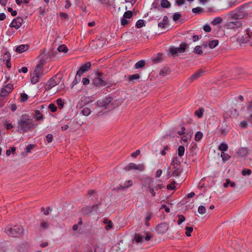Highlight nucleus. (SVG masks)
Masks as SVG:
<instances>
[{
  "instance_id": "nucleus-1",
  "label": "nucleus",
  "mask_w": 252,
  "mask_h": 252,
  "mask_svg": "<svg viewBox=\"0 0 252 252\" xmlns=\"http://www.w3.org/2000/svg\"><path fill=\"white\" fill-rule=\"evenodd\" d=\"M36 126L37 124H34L33 120L30 118L28 115H22L18 122V131L23 134L29 130L34 129Z\"/></svg>"
},
{
  "instance_id": "nucleus-2",
  "label": "nucleus",
  "mask_w": 252,
  "mask_h": 252,
  "mask_svg": "<svg viewBox=\"0 0 252 252\" xmlns=\"http://www.w3.org/2000/svg\"><path fill=\"white\" fill-rule=\"evenodd\" d=\"M242 8H240L238 12H234V11L230 12L227 15L229 18L234 20L233 21L228 22L226 24V27L228 29H233L235 28H239L242 27V21H239V19H242L245 15V13L240 11Z\"/></svg>"
},
{
  "instance_id": "nucleus-3",
  "label": "nucleus",
  "mask_w": 252,
  "mask_h": 252,
  "mask_svg": "<svg viewBox=\"0 0 252 252\" xmlns=\"http://www.w3.org/2000/svg\"><path fill=\"white\" fill-rule=\"evenodd\" d=\"M4 232L9 236L18 237L23 234L24 229L20 225H14L13 227L7 226L4 229Z\"/></svg>"
},
{
  "instance_id": "nucleus-4",
  "label": "nucleus",
  "mask_w": 252,
  "mask_h": 252,
  "mask_svg": "<svg viewBox=\"0 0 252 252\" xmlns=\"http://www.w3.org/2000/svg\"><path fill=\"white\" fill-rule=\"evenodd\" d=\"M61 78V74H57L56 75L51 78L45 86V90L48 91L59 84Z\"/></svg>"
},
{
  "instance_id": "nucleus-5",
  "label": "nucleus",
  "mask_w": 252,
  "mask_h": 252,
  "mask_svg": "<svg viewBox=\"0 0 252 252\" xmlns=\"http://www.w3.org/2000/svg\"><path fill=\"white\" fill-rule=\"evenodd\" d=\"M188 47V45L186 42H182L179 47H171L169 49V52L172 55H177L178 53H184Z\"/></svg>"
},
{
  "instance_id": "nucleus-6",
  "label": "nucleus",
  "mask_w": 252,
  "mask_h": 252,
  "mask_svg": "<svg viewBox=\"0 0 252 252\" xmlns=\"http://www.w3.org/2000/svg\"><path fill=\"white\" fill-rule=\"evenodd\" d=\"M124 169L126 171H129L131 170H139L141 171L145 169V166L142 163L136 164L134 163H130L126 166Z\"/></svg>"
},
{
  "instance_id": "nucleus-7",
  "label": "nucleus",
  "mask_w": 252,
  "mask_h": 252,
  "mask_svg": "<svg viewBox=\"0 0 252 252\" xmlns=\"http://www.w3.org/2000/svg\"><path fill=\"white\" fill-rule=\"evenodd\" d=\"M129 248V246L123 240H121L119 243L113 246L112 249L119 252H123L127 250V248Z\"/></svg>"
},
{
  "instance_id": "nucleus-8",
  "label": "nucleus",
  "mask_w": 252,
  "mask_h": 252,
  "mask_svg": "<svg viewBox=\"0 0 252 252\" xmlns=\"http://www.w3.org/2000/svg\"><path fill=\"white\" fill-rule=\"evenodd\" d=\"M113 99V98L112 96L108 95L104 99L98 100L96 102L97 106L100 107L106 108Z\"/></svg>"
},
{
  "instance_id": "nucleus-9",
  "label": "nucleus",
  "mask_w": 252,
  "mask_h": 252,
  "mask_svg": "<svg viewBox=\"0 0 252 252\" xmlns=\"http://www.w3.org/2000/svg\"><path fill=\"white\" fill-rule=\"evenodd\" d=\"M93 85L96 87H102L108 85L110 83L99 77H95L92 81Z\"/></svg>"
},
{
  "instance_id": "nucleus-10",
  "label": "nucleus",
  "mask_w": 252,
  "mask_h": 252,
  "mask_svg": "<svg viewBox=\"0 0 252 252\" xmlns=\"http://www.w3.org/2000/svg\"><path fill=\"white\" fill-rule=\"evenodd\" d=\"M168 228V224L165 222H163L159 224L157 226L156 231L158 234H163L167 231Z\"/></svg>"
},
{
  "instance_id": "nucleus-11",
  "label": "nucleus",
  "mask_w": 252,
  "mask_h": 252,
  "mask_svg": "<svg viewBox=\"0 0 252 252\" xmlns=\"http://www.w3.org/2000/svg\"><path fill=\"white\" fill-rule=\"evenodd\" d=\"M23 22V19L20 17H18L13 20L10 24V27L14 28L16 29H18L21 26Z\"/></svg>"
},
{
  "instance_id": "nucleus-12",
  "label": "nucleus",
  "mask_w": 252,
  "mask_h": 252,
  "mask_svg": "<svg viewBox=\"0 0 252 252\" xmlns=\"http://www.w3.org/2000/svg\"><path fill=\"white\" fill-rule=\"evenodd\" d=\"M152 235H151L150 233H147L145 237L139 234L136 233L134 235V239L136 243H141L143 241L144 238L146 241H149Z\"/></svg>"
},
{
  "instance_id": "nucleus-13",
  "label": "nucleus",
  "mask_w": 252,
  "mask_h": 252,
  "mask_svg": "<svg viewBox=\"0 0 252 252\" xmlns=\"http://www.w3.org/2000/svg\"><path fill=\"white\" fill-rule=\"evenodd\" d=\"M101 204V202H99L96 205H93L92 206H87L86 207L83 208L81 210V212L83 214L87 215L91 214L93 210L94 209L95 207H98V206L100 205Z\"/></svg>"
},
{
  "instance_id": "nucleus-14",
  "label": "nucleus",
  "mask_w": 252,
  "mask_h": 252,
  "mask_svg": "<svg viewBox=\"0 0 252 252\" xmlns=\"http://www.w3.org/2000/svg\"><path fill=\"white\" fill-rule=\"evenodd\" d=\"M13 85L8 84L1 89L0 96H4L10 93L13 90Z\"/></svg>"
},
{
  "instance_id": "nucleus-15",
  "label": "nucleus",
  "mask_w": 252,
  "mask_h": 252,
  "mask_svg": "<svg viewBox=\"0 0 252 252\" xmlns=\"http://www.w3.org/2000/svg\"><path fill=\"white\" fill-rule=\"evenodd\" d=\"M91 67V63L90 62H87V63L83 64L77 71V74L79 76H81L84 73L88 71Z\"/></svg>"
},
{
  "instance_id": "nucleus-16",
  "label": "nucleus",
  "mask_w": 252,
  "mask_h": 252,
  "mask_svg": "<svg viewBox=\"0 0 252 252\" xmlns=\"http://www.w3.org/2000/svg\"><path fill=\"white\" fill-rule=\"evenodd\" d=\"M45 57L46 54L44 53H41L39 56V58H40V60L39 63L35 66V67H36V70L38 68L42 69L43 65L46 62V60H47V57L45 58Z\"/></svg>"
},
{
  "instance_id": "nucleus-17",
  "label": "nucleus",
  "mask_w": 252,
  "mask_h": 252,
  "mask_svg": "<svg viewBox=\"0 0 252 252\" xmlns=\"http://www.w3.org/2000/svg\"><path fill=\"white\" fill-rule=\"evenodd\" d=\"M246 114L247 115L248 120L252 119V100L249 101L247 104Z\"/></svg>"
},
{
  "instance_id": "nucleus-18",
  "label": "nucleus",
  "mask_w": 252,
  "mask_h": 252,
  "mask_svg": "<svg viewBox=\"0 0 252 252\" xmlns=\"http://www.w3.org/2000/svg\"><path fill=\"white\" fill-rule=\"evenodd\" d=\"M29 47V46L28 44H22L16 48L15 51L17 53H21L26 51L28 49Z\"/></svg>"
},
{
  "instance_id": "nucleus-19",
  "label": "nucleus",
  "mask_w": 252,
  "mask_h": 252,
  "mask_svg": "<svg viewBox=\"0 0 252 252\" xmlns=\"http://www.w3.org/2000/svg\"><path fill=\"white\" fill-rule=\"evenodd\" d=\"M33 117L35 118L37 121L43 120L44 118L43 114L38 110H35Z\"/></svg>"
},
{
  "instance_id": "nucleus-20",
  "label": "nucleus",
  "mask_w": 252,
  "mask_h": 252,
  "mask_svg": "<svg viewBox=\"0 0 252 252\" xmlns=\"http://www.w3.org/2000/svg\"><path fill=\"white\" fill-rule=\"evenodd\" d=\"M202 72H195V73H194L193 74H192L189 79H188V81L189 82H192L193 81L197 79L198 77H199L200 76H201V74L202 73Z\"/></svg>"
},
{
  "instance_id": "nucleus-21",
  "label": "nucleus",
  "mask_w": 252,
  "mask_h": 252,
  "mask_svg": "<svg viewBox=\"0 0 252 252\" xmlns=\"http://www.w3.org/2000/svg\"><path fill=\"white\" fill-rule=\"evenodd\" d=\"M183 171V169L182 168L176 169V170H174L172 172V176L175 177H179L181 176Z\"/></svg>"
},
{
  "instance_id": "nucleus-22",
  "label": "nucleus",
  "mask_w": 252,
  "mask_h": 252,
  "mask_svg": "<svg viewBox=\"0 0 252 252\" xmlns=\"http://www.w3.org/2000/svg\"><path fill=\"white\" fill-rule=\"evenodd\" d=\"M170 72V68L168 67H165L160 71L159 74L161 76H165L169 74Z\"/></svg>"
},
{
  "instance_id": "nucleus-23",
  "label": "nucleus",
  "mask_w": 252,
  "mask_h": 252,
  "mask_svg": "<svg viewBox=\"0 0 252 252\" xmlns=\"http://www.w3.org/2000/svg\"><path fill=\"white\" fill-rule=\"evenodd\" d=\"M33 75L35 76H38V77H39V78H40L43 75L42 69L38 68L36 70V67H35L33 73Z\"/></svg>"
},
{
  "instance_id": "nucleus-24",
  "label": "nucleus",
  "mask_w": 252,
  "mask_h": 252,
  "mask_svg": "<svg viewBox=\"0 0 252 252\" xmlns=\"http://www.w3.org/2000/svg\"><path fill=\"white\" fill-rule=\"evenodd\" d=\"M228 145L226 143H221L218 147V149L222 151V152H224L228 150Z\"/></svg>"
},
{
  "instance_id": "nucleus-25",
  "label": "nucleus",
  "mask_w": 252,
  "mask_h": 252,
  "mask_svg": "<svg viewBox=\"0 0 252 252\" xmlns=\"http://www.w3.org/2000/svg\"><path fill=\"white\" fill-rule=\"evenodd\" d=\"M140 75L139 74H134L129 75L128 77V80L129 82H133L135 80H138L140 78Z\"/></svg>"
},
{
  "instance_id": "nucleus-26",
  "label": "nucleus",
  "mask_w": 252,
  "mask_h": 252,
  "mask_svg": "<svg viewBox=\"0 0 252 252\" xmlns=\"http://www.w3.org/2000/svg\"><path fill=\"white\" fill-rule=\"evenodd\" d=\"M146 63L145 61L144 60H141L138 61L137 63H136L135 64V68L136 69H139L142 68L144 67Z\"/></svg>"
},
{
  "instance_id": "nucleus-27",
  "label": "nucleus",
  "mask_w": 252,
  "mask_h": 252,
  "mask_svg": "<svg viewBox=\"0 0 252 252\" xmlns=\"http://www.w3.org/2000/svg\"><path fill=\"white\" fill-rule=\"evenodd\" d=\"M192 12L196 14H200L204 12V10L201 7H197L192 9Z\"/></svg>"
},
{
  "instance_id": "nucleus-28",
  "label": "nucleus",
  "mask_w": 252,
  "mask_h": 252,
  "mask_svg": "<svg viewBox=\"0 0 252 252\" xmlns=\"http://www.w3.org/2000/svg\"><path fill=\"white\" fill-rule=\"evenodd\" d=\"M161 0V6L162 8H169L171 6V4L167 0Z\"/></svg>"
},
{
  "instance_id": "nucleus-29",
  "label": "nucleus",
  "mask_w": 252,
  "mask_h": 252,
  "mask_svg": "<svg viewBox=\"0 0 252 252\" xmlns=\"http://www.w3.org/2000/svg\"><path fill=\"white\" fill-rule=\"evenodd\" d=\"M229 185H230L232 188H234L235 187V183L234 182H231L229 179H227L226 180V182L223 184V187L224 188H227Z\"/></svg>"
},
{
  "instance_id": "nucleus-30",
  "label": "nucleus",
  "mask_w": 252,
  "mask_h": 252,
  "mask_svg": "<svg viewBox=\"0 0 252 252\" xmlns=\"http://www.w3.org/2000/svg\"><path fill=\"white\" fill-rule=\"evenodd\" d=\"M219 44V40H213L211 41H210L208 43L209 47L213 49L215 48Z\"/></svg>"
},
{
  "instance_id": "nucleus-31",
  "label": "nucleus",
  "mask_w": 252,
  "mask_h": 252,
  "mask_svg": "<svg viewBox=\"0 0 252 252\" xmlns=\"http://www.w3.org/2000/svg\"><path fill=\"white\" fill-rule=\"evenodd\" d=\"M222 21V19L220 17H217L215 18L212 22L211 24L213 25H217L219 24H220Z\"/></svg>"
},
{
  "instance_id": "nucleus-32",
  "label": "nucleus",
  "mask_w": 252,
  "mask_h": 252,
  "mask_svg": "<svg viewBox=\"0 0 252 252\" xmlns=\"http://www.w3.org/2000/svg\"><path fill=\"white\" fill-rule=\"evenodd\" d=\"M153 182V179L150 177L146 178L144 181L145 186H147L148 188L151 187V184Z\"/></svg>"
},
{
  "instance_id": "nucleus-33",
  "label": "nucleus",
  "mask_w": 252,
  "mask_h": 252,
  "mask_svg": "<svg viewBox=\"0 0 252 252\" xmlns=\"http://www.w3.org/2000/svg\"><path fill=\"white\" fill-rule=\"evenodd\" d=\"M193 52L196 54L202 55L203 54L202 47L199 45L196 46L194 49Z\"/></svg>"
},
{
  "instance_id": "nucleus-34",
  "label": "nucleus",
  "mask_w": 252,
  "mask_h": 252,
  "mask_svg": "<svg viewBox=\"0 0 252 252\" xmlns=\"http://www.w3.org/2000/svg\"><path fill=\"white\" fill-rule=\"evenodd\" d=\"M204 110L203 108H200L198 110H196L194 114L197 116L198 118H200L202 117Z\"/></svg>"
},
{
  "instance_id": "nucleus-35",
  "label": "nucleus",
  "mask_w": 252,
  "mask_h": 252,
  "mask_svg": "<svg viewBox=\"0 0 252 252\" xmlns=\"http://www.w3.org/2000/svg\"><path fill=\"white\" fill-rule=\"evenodd\" d=\"M103 222L106 224V227L107 229H109L113 227L112 222L111 220L108 219H104Z\"/></svg>"
},
{
  "instance_id": "nucleus-36",
  "label": "nucleus",
  "mask_w": 252,
  "mask_h": 252,
  "mask_svg": "<svg viewBox=\"0 0 252 252\" xmlns=\"http://www.w3.org/2000/svg\"><path fill=\"white\" fill-rule=\"evenodd\" d=\"M57 49L59 52L64 53H66L68 50L67 47L64 44L59 46Z\"/></svg>"
},
{
  "instance_id": "nucleus-37",
  "label": "nucleus",
  "mask_w": 252,
  "mask_h": 252,
  "mask_svg": "<svg viewBox=\"0 0 252 252\" xmlns=\"http://www.w3.org/2000/svg\"><path fill=\"white\" fill-rule=\"evenodd\" d=\"M185 147L183 146H180L178 149V155L179 157H182L185 153Z\"/></svg>"
},
{
  "instance_id": "nucleus-38",
  "label": "nucleus",
  "mask_w": 252,
  "mask_h": 252,
  "mask_svg": "<svg viewBox=\"0 0 252 252\" xmlns=\"http://www.w3.org/2000/svg\"><path fill=\"white\" fill-rule=\"evenodd\" d=\"M220 156L224 161L228 160L231 158L228 154L225 152H222Z\"/></svg>"
},
{
  "instance_id": "nucleus-39",
  "label": "nucleus",
  "mask_w": 252,
  "mask_h": 252,
  "mask_svg": "<svg viewBox=\"0 0 252 252\" xmlns=\"http://www.w3.org/2000/svg\"><path fill=\"white\" fill-rule=\"evenodd\" d=\"M94 252H104V248L102 245H96L94 249Z\"/></svg>"
},
{
  "instance_id": "nucleus-40",
  "label": "nucleus",
  "mask_w": 252,
  "mask_h": 252,
  "mask_svg": "<svg viewBox=\"0 0 252 252\" xmlns=\"http://www.w3.org/2000/svg\"><path fill=\"white\" fill-rule=\"evenodd\" d=\"M91 111L90 108L88 107H84L82 110V113L83 115L87 116L91 114Z\"/></svg>"
},
{
  "instance_id": "nucleus-41",
  "label": "nucleus",
  "mask_w": 252,
  "mask_h": 252,
  "mask_svg": "<svg viewBox=\"0 0 252 252\" xmlns=\"http://www.w3.org/2000/svg\"><path fill=\"white\" fill-rule=\"evenodd\" d=\"M36 145L35 144H29L25 148V152L27 153H29L31 152V151L34 149Z\"/></svg>"
},
{
  "instance_id": "nucleus-42",
  "label": "nucleus",
  "mask_w": 252,
  "mask_h": 252,
  "mask_svg": "<svg viewBox=\"0 0 252 252\" xmlns=\"http://www.w3.org/2000/svg\"><path fill=\"white\" fill-rule=\"evenodd\" d=\"M161 56H162L161 53H158V56L157 57H155L152 59V62L155 63L159 62L160 61Z\"/></svg>"
},
{
  "instance_id": "nucleus-43",
  "label": "nucleus",
  "mask_w": 252,
  "mask_h": 252,
  "mask_svg": "<svg viewBox=\"0 0 252 252\" xmlns=\"http://www.w3.org/2000/svg\"><path fill=\"white\" fill-rule=\"evenodd\" d=\"M203 136V133L201 131H198L195 135V140L196 141H199L202 138Z\"/></svg>"
},
{
  "instance_id": "nucleus-44",
  "label": "nucleus",
  "mask_w": 252,
  "mask_h": 252,
  "mask_svg": "<svg viewBox=\"0 0 252 252\" xmlns=\"http://www.w3.org/2000/svg\"><path fill=\"white\" fill-rule=\"evenodd\" d=\"M132 12L131 11H126L124 13L123 17L126 19H130L132 17Z\"/></svg>"
},
{
  "instance_id": "nucleus-45",
  "label": "nucleus",
  "mask_w": 252,
  "mask_h": 252,
  "mask_svg": "<svg viewBox=\"0 0 252 252\" xmlns=\"http://www.w3.org/2000/svg\"><path fill=\"white\" fill-rule=\"evenodd\" d=\"M180 163L181 161L179 158L178 157H175L174 158L173 160L171 161L170 165H173L175 164L176 165H181Z\"/></svg>"
},
{
  "instance_id": "nucleus-46",
  "label": "nucleus",
  "mask_w": 252,
  "mask_h": 252,
  "mask_svg": "<svg viewBox=\"0 0 252 252\" xmlns=\"http://www.w3.org/2000/svg\"><path fill=\"white\" fill-rule=\"evenodd\" d=\"M185 229L186 230V235L188 237L190 236L191 233L193 231V227L187 226V227H186Z\"/></svg>"
},
{
  "instance_id": "nucleus-47",
  "label": "nucleus",
  "mask_w": 252,
  "mask_h": 252,
  "mask_svg": "<svg viewBox=\"0 0 252 252\" xmlns=\"http://www.w3.org/2000/svg\"><path fill=\"white\" fill-rule=\"evenodd\" d=\"M144 25H145V24H144V20H139L137 21L135 26L137 28H140Z\"/></svg>"
},
{
  "instance_id": "nucleus-48",
  "label": "nucleus",
  "mask_w": 252,
  "mask_h": 252,
  "mask_svg": "<svg viewBox=\"0 0 252 252\" xmlns=\"http://www.w3.org/2000/svg\"><path fill=\"white\" fill-rule=\"evenodd\" d=\"M241 173L243 176L250 175L252 173V171L251 169L245 168L242 170Z\"/></svg>"
},
{
  "instance_id": "nucleus-49",
  "label": "nucleus",
  "mask_w": 252,
  "mask_h": 252,
  "mask_svg": "<svg viewBox=\"0 0 252 252\" xmlns=\"http://www.w3.org/2000/svg\"><path fill=\"white\" fill-rule=\"evenodd\" d=\"M178 217L179 218V219L178 220L177 223L178 225H180L185 220V217L182 215H178Z\"/></svg>"
},
{
  "instance_id": "nucleus-50",
  "label": "nucleus",
  "mask_w": 252,
  "mask_h": 252,
  "mask_svg": "<svg viewBox=\"0 0 252 252\" xmlns=\"http://www.w3.org/2000/svg\"><path fill=\"white\" fill-rule=\"evenodd\" d=\"M181 17V14L179 12L175 13L173 15V20L177 22Z\"/></svg>"
},
{
  "instance_id": "nucleus-51",
  "label": "nucleus",
  "mask_w": 252,
  "mask_h": 252,
  "mask_svg": "<svg viewBox=\"0 0 252 252\" xmlns=\"http://www.w3.org/2000/svg\"><path fill=\"white\" fill-rule=\"evenodd\" d=\"M206 208L204 206H200L198 209V212L200 214H204L206 213Z\"/></svg>"
},
{
  "instance_id": "nucleus-52",
  "label": "nucleus",
  "mask_w": 252,
  "mask_h": 252,
  "mask_svg": "<svg viewBox=\"0 0 252 252\" xmlns=\"http://www.w3.org/2000/svg\"><path fill=\"white\" fill-rule=\"evenodd\" d=\"M39 77L38 76H35L33 75V76L31 78V82L33 84H36L37 82L39 81Z\"/></svg>"
},
{
  "instance_id": "nucleus-53",
  "label": "nucleus",
  "mask_w": 252,
  "mask_h": 252,
  "mask_svg": "<svg viewBox=\"0 0 252 252\" xmlns=\"http://www.w3.org/2000/svg\"><path fill=\"white\" fill-rule=\"evenodd\" d=\"M81 76H79L77 74V73H76V76L74 78V80H73V82H72V84L73 86L76 85L78 82H79L81 80L80 78H81Z\"/></svg>"
},
{
  "instance_id": "nucleus-54",
  "label": "nucleus",
  "mask_w": 252,
  "mask_h": 252,
  "mask_svg": "<svg viewBox=\"0 0 252 252\" xmlns=\"http://www.w3.org/2000/svg\"><path fill=\"white\" fill-rule=\"evenodd\" d=\"M129 23V20H127L126 18L124 17L121 19V25L123 26H125L126 25H127Z\"/></svg>"
},
{
  "instance_id": "nucleus-55",
  "label": "nucleus",
  "mask_w": 252,
  "mask_h": 252,
  "mask_svg": "<svg viewBox=\"0 0 252 252\" xmlns=\"http://www.w3.org/2000/svg\"><path fill=\"white\" fill-rule=\"evenodd\" d=\"M57 103L59 106L60 109H62L64 106V102L63 101L62 99L61 98H58L57 100Z\"/></svg>"
},
{
  "instance_id": "nucleus-56",
  "label": "nucleus",
  "mask_w": 252,
  "mask_h": 252,
  "mask_svg": "<svg viewBox=\"0 0 252 252\" xmlns=\"http://www.w3.org/2000/svg\"><path fill=\"white\" fill-rule=\"evenodd\" d=\"M48 108L50 110V111L52 112H55L57 110V107L55 106V104H54L53 103L50 104L48 106Z\"/></svg>"
},
{
  "instance_id": "nucleus-57",
  "label": "nucleus",
  "mask_w": 252,
  "mask_h": 252,
  "mask_svg": "<svg viewBox=\"0 0 252 252\" xmlns=\"http://www.w3.org/2000/svg\"><path fill=\"white\" fill-rule=\"evenodd\" d=\"M176 184L175 181H173L171 184H168L167 186V189L168 190H174L175 189V184Z\"/></svg>"
},
{
  "instance_id": "nucleus-58",
  "label": "nucleus",
  "mask_w": 252,
  "mask_h": 252,
  "mask_svg": "<svg viewBox=\"0 0 252 252\" xmlns=\"http://www.w3.org/2000/svg\"><path fill=\"white\" fill-rule=\"evenodd\" d=\"M240 126L242 128H246L248 127V122L245 120H243L240 123Z\"/></svg>"
},
{
  "instance_id": "nucleus-59",
  "label": "nucleus",
  "mask_w": 252,
  "mask_h": 252,
  "mask_svg": "<svg viewBox=\"0 0 252 252\" xmlns=\"http://www.w3.org/2000/svg\"><path fill=\"white\" fill-rule=\"evenodd\" d=\"M28 99V95L25 93L21 94V101H26Z\"/></svg>"
},
{
  "instance_id": "nucleus-60",
  "label": "nucleus",
  "mask_w": 252,
  "mask_h": 252,
  "mask_svg": "<svg viewBox=\"0 0 252 252\" xmlns=\"http://www.w3.org/2000/svg\"><path fill=\"white\" fill-rule=\"evenodd\" d=\"M40 227L43 229H46L48 227V224L46 222L42 221L40 223Z\"/></svg>"
},
{
  "instance_id": "nucleus-61",
  "label": "nucleus",
  "mask_w": 252,
  "mask_h": 252,
  "mask_svg": "<svg viewBox=\"0 0 252 252\" xmlns=\"http://www.w3.org/2000/svg\"><path fill=\"white\" fill-rule=\"evenodd\" d=\"M169 147L168 145H166L163 147V150L160 152V154L162 156H165L166 155V151L169 150Z\"/></svg>"
},
{
  "instance_id": "nucleus-62",
  "label": "nucleus",
  "mask_w": 252,
  "mask_h": 252,
  "mask_svg": "<svg viewBox=\"0 0 252 252\" xmlns=\"http://www.w3.org/2000/svg\"><path fill=\"white\" fill-rule=\"evenodd\" d=\"M228 132V129L226 127L223 128L222 127L220 128V134L223 135H226Z\"/></svg>"
},
{
  "instance_id": "nucleus-63",
  "label": "nucleus",
  "mask_w": 252,
  "mask_h": 252,
  "mask_svg": "<svg viewBox=\"0 0 252 252\" xmlns=\"http://www.w3.org/2000/svg\"><path fill=\"white\" fill-rule=\"evenodd\" d=\"M152 216V213L150 212H148L146 215L145 221H149L151 219Z\"/></svg>"
},
{
  "instance_id": "nucleus-64",
  "label": "nucleus",
  "mask_w": 252,
  "mask_h": 252,
  "mask_svg": "<svg viewBox=\"0 0 252 252\" xmlns=\"http://www.w3.org/2000/svg\"><path fill=\"white\" fill-rule=\"evenodd\" d=\"M60 16L62 19H69V16L66 13L61 12L60 13Z\"/></svg>"
}]
</instances>
